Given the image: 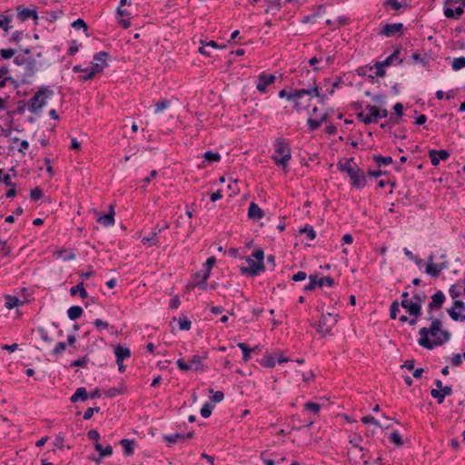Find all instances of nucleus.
<instances>
[{
  "label": "nucleus",
  "instance_id": "35",
  "mask_svg": "<svg viewBox=\"0 0 465 465\" xmlns=\"http://www.w3.org/2000/svg\"><path fill=\"white\" fill-rule=\"evenodd\" d=\"M5 307L7 309H13L20 304V300L16 296L6 295L5 297Z\"/></svg>",
  "mask_w": 465,
  "mask_h": 465
},
{
  "label": "nucleus",
  "instance_id": "49",
  "mask_svg": "<svg viewBox=\"0 0 465 465\" xmlns=\"http://www.w3.org/2000/svg\"><path fill=\"white\" fill-rule=\"evenodd\" d=\"M449 293L454 301H458L457 298L461 295V292L456 284L450 287Z\"/></svg>",
  "mask_w": 465,
  "mask_h": 465
},
{
  "label": "nucleus",
  "instance_id": "23",
  "mask_svg": "<svg viewBox=\"0 0 465 465\" xmlns=\"http://www.w3.org/2000/svg\"><path fill=\"white\" fill-rule=\"evenodd\" d=\"M400 52V48H396L395 51L391 55H389L384 61L379 62V65H383L384 67L390 66L393 64L395 61H397L398 64H402L403 59L399 58Z\"/></svg>",
  "mask_w": 465,
  "mask_h": 465
},
{
  "label": "nucleus",
  "instance_id": "53",
  "mask_svg": "<svg viewBox=\"0 0 465 465\" xmlns=\"http://www.w3.org/2000/svg\"><path fill=\"white\" fill-rule=\"evenodd\" d=\"M430 395L432 398L436 399L439 404H441L444 401V397L441 394L440 390L432 389L430 391Z\"/></svg>",
  "mask_w": 465,
  "mask_h": 465
},
{
  "label": "nucleus",
  "instance_id": "15",
  "mask_svg": "<svg viewBox=\"0 0 465 465\" xmlns=\"http://www.w3.org/2000/svg\"><path fill=\"white\" fill-rule=\"evenodd\" d=\"M448 262H443L440 263H427L425 272L433 278L439 277L441 271L448 268Z\"/></svg>",
  "mask_w": 465,
  "mask_h": 465
},
{
  "label": "nucleus",
  "instance_id": "22",
  "mask_svg": "<svg viewBox=\"0 0 465 465\" xmlns=\"http://www.w3.org/2000/svg\"><path fill=\"white\" fill-rule=\"evenodd\" d=\"M264 212L255 203H251L248 209V217L257 221L263 217Z\"/></svg>",
  "mask_w": 465,
  "mask_h": 465
},
{
  "label": "nucleus",
  "instance_id": "58",
  "mask_svg": "<svg viewBox=\"0 0 465 465\" xmlns=\"http://www.w3.org/2000/svg\"><path fill=\"white\" fill-rule=\"evenodd\" d=\"M87 437L92 440L98 441L100 440V433L97 430L92 429L87 431Z\"/></svg>",
  "mask_w": 465,
  "mask_h": 465
},
{
  "label": "nucleus",
  "instance_id": "39",
  "mask_svg": "<svg viewBox=\"0 0 465 465\" xmlns=\"http://www.w3.org/2000/svg\"><path fill=\"white\" fill-rule=\"evenodd\" d=\"M373 160L379 166L381 164L388 165L392 163V158L391 156L374 155Z\"/></svg>",
  "mask_w": 465,
  "mask_h": 465
},
{
  "label": "nucleus",
  "instance_id": "43",
  "mask_svg": "<svg viewBox=\"0 0 465 465\" xmlns=\"http://www.w3.org/2000/svg\"><path fill=\"white\" fill-rule=\"evenodd\" d=\"M89 361V358L87 355H84L77 360L73 361L70 363V367H85L87 365V362Z\"/></svg>",
  "mask_w": 465,
  "mask_h": 465
},
{
  "label": "nucleus",
  "instance_id": "25",
  "mask_svg": "<svg viewBox=\"0 0 465 465\" xmlns=\"http://www.w3.org/2000/svg\"><path fill=\"white\" fill-rule=\"evenodd\" d=\"M120 444L124 448V456H132L134 454L135 444L134 440L123 439L120 440Z\"/></svg>",
  "mask_w": 465,
  "mask_h": 465
},
{
  "label": "nucleus",
  "instance_id": "12",
  "mask_svg": "<svg viewBox=\"0 0 465 465\" xmlns=\"http://www.w3.org/2000/svg\"><path fill=\"white\" fill-rule=\"evenodd\" d=\"M445 302V295L441 291L436 292L431 296V302L428 305V316H430V312L432 313V311L440 309L442 304Z\"/></svg>",
  "mask_w": 465,
  "mask_h": 465
},
{
  "label": "nucleus",
  "instance_id": "55",
  "mask_svg": "<svg viewBox=\"0 0 465 465\" xmlns=\"http://www.w3.org/2000/svg\"><path fill=\"white\" fill-rule=\"evenodd\" d=\"M104 64H100L99 63H93L90 67H87L86 70H89L94 73V74L100 73L104 68Z\"/></svg>",
  "mask_w": 465,
  "mask_h": 465
},
{
  "label": "nucleus",
  "instance_id": "21",
  "mask_svg": "<svg viewBox=\"0 0 465 465\" xmlns=\"http://www.w3.org/2000/svg\"><path fill=\"white\" fill-rule=\"evenodd\" d=\"M366 109L371 113L372 119H374V123H377L380 118L387 117L389 114L386 109H380L375 105L368 104Z\"/></svg>",
  "mask_w": 465,
  "mask_h": 465
},
{
  "label": "nucleus",
  "instance_id": "48",
  "mask_svg": "<svg viewBox=\"0 0 465 465\" xmlns=\"http://www.w3.org/2000/svg\"><path fill=\"white\" fill-rule=\"evenodd\" d=\"M43 190L39 187H35L31 190L30 197L33 201L36 202L43 197Z\"/></svg>",
  "mask_w": 465,
  "mask_h": 465
},
{
  "label": "nucleus",
  "instance_id": "62",
  "mask_svg": "<svg viewBox=\"0 0 465 465\" xmlns=\"http://www.w3.org/2000/svg\"><path fill=\"white\" fill-rule=\"evenodd\" d=\"M391 318L396 319L397 313L400 312L398 302H393L391 305Z\"/></svg>",
  "mask_w": 465,
  "mask_h": 465
},
{
  "label": "nucleus",
  "instance_id": "42",
  "mask_svg": "<svg viewBox=\"0 0 465 465\" xmlns=\"http://www.w3.org/2000/svg\"><path fill=\"white\" fill-rule=\"evenodd\" d=\"M213 405H212L209 402H206L205 404L203 405V407L200 411V413H201L202 417L209 418L213 412Z\"/></svg>",
  "mask_w": 465,
  "mask_h": 465
},
{
  "label": "nucleus",
  "instance_id": "34",
  "mask_svg": "<svg viewBox=\"0 0 465 465\" xmlns=\"http://www.w3.org/2000/svg\"><path fill=\"white\" fill-rule=\"evenodd\" d=\"M12 21L11 15H5L0 14V28H2L4 31L7 32L10 28V23Z\"/></svg>",
  "mask_w": 465,
  "mask_h": 465
},
{
  "label": "nucleus",
  "instance_id": "59",
  "mask_svg": "<svg viewBox=\"0 0 465 465\" xmlns=\"http://www.w3.org/2000/svg\"><path fill=\"white\" fill-rule=\"evenodd\" d=\"M72 26H73L74 28H76V29H81V28H83L84 31H86V30H87V25H86V23H85L83 19H81V18H79V19H77L76 21L73 22Z\"/></svg>",
  "mask_w": 465,
  "mask_h": 465
},
{
  "label": "nucleus",
  "instance_id": "63",
  "mask_svg": "<svg viewBox=\"0 0 465 465\" xmlns=\"http://www.w3.org/2000/svg\"><path fill=\"white\" fill-rule=\"evenodd\" d=\"M0 54L4 59H9L15 54V50L11 48L1 49Z\"/></svg>",
  "mask_w": 465,
  "mask_h": 465
},
{
  "label": "nucleus",
  "instance_id": "26",
  "mask_svg": "<svg viewBox=\"0 0 465 465\" xmlns=\"http://www.w3.org/2000/svg\"><path fill=\"white\" fill-rule=\"evenodd\" d=\"M114 212L113 207L110 208V212L106 214L100 216L97 222L104 226H111L114 223Z\"/></svg>",
  "mask_w": 465,
  "mask_h": 465
},
{
  "label": "nucleus",
  "instance_id": "24",
  "mask_svg": "<svg viewBox=\"0 0 465 465\" xmlns=\"http://www.w3.org/2000/svg\"><path fill=\"white\" fill-rule=\"evenodd\" d=\"M89 398V393L84 387H79L75 392L71 396L70 401L74 403L78 401H85Z\"/></svg>",
  "mask_w": 465,
  "mask_h": 465
},
{
  "label": "nucleus",
  "instance_id": "51",
  "mask_svg": "<svg viewBox=\"0 0 465 465\" xmlns=\"http://www.w3.org/2000/svg\"><path fill=\"white\" fill-rule=\"evenodd\" d=\"M361 422L364 424H373L376 427L381 428V426L380 425V422L374 417L370 416V415L363 416L361 418Z\"/></svg>",
  "mask_w": 465,
  "mask_h": 465
},
{
  "label": "nucleus",
  "instance_id": "54",
  "mask_svg": "<svg viewBox=\"0 0 465 465\" xmlns=\"http://www.w3.org/2000/svg\"><path fill=\"white\" fill-rule=\"evenodd\" d=\"M100 407L87 408L84 413V420H90L94 412L100 411Z\"/></svg>",
  "mask_w": 465,
  "mask_h": 465
},
{
  "label": "nucleus",
  "instance_id": "56",
  "mask_svg": "<svg viewBox=\"0 0 465 465\" xmlns=\"http://www.w3.org/2000/svg\"><path fill=\"white\" fill-rule=\"evenodd\" d=\"M64 436L58 434L55 436V439L54 440V445L55 447H57L59 450H63L64 448Z\"/></svg>",
  "mask_w": 465,
  "mask_h": 465
},
{
  "label": "nucleus",
  "instance_id": "47",
  "mask_svg": "<svg viewBox=\"0 0 465 465\" xmlns=\"http://www.w3.org/2000/svg\"><path fill=\"white\" fill-rule=\"evenodd\" d=\"M178 324H179L180 330H182V331H188L191 328L192 322H191V321L188 318L183 317V318H180L178 320Z\"/></svg>",
  "mask_w": 465,
  "mask_h": 465
},
{
  "label": "nucleus",
  "instance_id": "45",
  "mask_svg": "<svg viewBox=\"0 0 465 465\" xmlns=\"http://www.w3.org/2000/svg\"><path fill=\"white\" fill-rule=\"evenodd\" d=\"M357 118L365 124L374 123V119H372L371 113H369L368 114H364V113L361 112L357 114Z\"/></svg>",
  "mask_w": 465,
  "mask_h": 465
},
{
  "label": "nucleus",
  "instance_id": "5",
  "mask_svg": "<svg viewBox=\"0 0 465 465\" xmlns=\"http://www.w3.org/2000/svg\"><path fill=\"white\" fill-rule=\"evenodd\" d=\"M202 357L193 355L191 359L185 360L184 358H179L176 361L177 367L182 371L187 372L189 371H204V365L202 362Z\"/></svg>",
  "mask_w": 465,
  "mask_h": 465
},
{
  "label": "nucleus",
  "instance_id": "7",
  "mask_svg": "<svg viewBox=\"0 0 465 465\" xmlns=\"http://www.w3.org/2000/svg\"><path fill=\"white\" fill-rule=\"evenodd\" d=\"M215 262H216L215 257H213V256L209 257L205 262V266H206L205 270L196 273V278L202 277V280L196 282V285L200 289L206 290V288H207L206 281L208 280V278L210 276L212 268L214 265Z\"/></svg>",
  "mask_w": 465,
  "mask_h": 465
},
{
  "label": "nucleus",
  "instance_id": "44",
  "mask_svg": "<svg viewBox=\"0 0 465 465\" xmlns=\"http://www.w3.org/2000/svg\"><path fill=\"white\" fill-rule=\"evenodd\" d=\"M300 232L301 233H306L307 235V238L310 240V241H312L315 239L316 237V233H315V231L313 230V228L312 226H305L302 229H300Z\"/></svg>",
  "mask_w": 465,
  "mask_h": 465
},
{
  "label": "nucleus",
  "instance_id": "16",
  "mask_svg": "<svg viewBox=\"0 0 465 465\" xmlns=\"http://www.w3.org/2000/svg\"><path fill=\"white\" fill-rule=\"evenodd\" d=\"M403 30V24L395 23V24H386L380 32V35L383 36H392L397 33H401Z\"/></svg>",
  "mask_w": 465,
  "mask_h": 465
},
{
  "label": "nucleus",
  "instance_id": "57",
  "mask_svg": "<svg viewBox=\"0 0 465 465\" xmlns=\"http://www.w3.org/2000/svg\"><path fill=\"white\" fill-rule=\"evenodd\" d=\"M411 300H413L414 302H416V303H418V304H420L421 306V304L426 300V295L423 292L414 293Z\"/></svg>",
  "mask_w": 465,
  "mask_h": 465
},
{
  "label": "nucleus",
  "instance_id": "38",
  "mask_svg": "<svg viewBox=\"0 0 465 465\" xmlns=\"http://www.w3.org/2000/svg\"><path fill=\"white\" fill-rule=\"evenodd\" d=\"M109 54L107 52H99L94 55V63H99L100 64H104V66H106V60Z\"/></svg>",
  "mask_w": 465,
  "mask_h": 465
},
{
  "label": "nucleus",
  "instance_id": "11",
  "mask_svg": "<svg viewBox=\"0 0 465 465\" xmlns=\"http://www.w3.org/2000/svg\"><path fill=\"white\" fill-rule=\"evenodd\" d=\"M45 64L46 63L45 61H36L30 57L26 58V62L25 64V75L27 77L35 76L38 69Z\"/></svg>",
  "mask_w": 465,
  "mask_h": 465
},
{
  "label": "nucleus",
  "instance_id": "50",
  "mask_svg": "<svg viewBox=\"0 0 465 465\" xmlns=\"http://www.w3.org/2000/svg\"><path fill=\"white\" fill-rule=\"evenodd\" d=\"M334 281L330 276H325L321 279H318V286L322 287L323 285H327L329 287L333 286Z\"/></svg>",
  "mask_w": 465,
  "mask_h": 465
},
{
  "label": "nucleus",
  "instance_id": "61",
  "mask_svg": "<svg viewBox=\"0 0 465 465\" xmlns=\"http://www.w3.org/2000/svg\"><path fill=\"white\" fill-rule=\"evenodd\" d=\"M384 5L391 6L394 10H399L401 7V4L398 0H386Z\"/></svg>",
  "mask_w": 465,
  "mask_h": 465
},
{
  "label": "nucleus",
  "instance_id": "19",
  "mask_svg": "<svg viewBox=\"0 0 465 465\" xmlns=\"http://www.w3.org/2000/svg\"><path fill=\"white\" fill-rule=\"evenodd\" d=\"M94 447V450L99 452V457L94 458L93 460L98 464L103 458L109 457L113 454V447L110 444L104 448L100 443L96 442Z\"/></svg>",
  "mask_w": 465,
  "mask_h": 465
},
{
  "label": "nucleus",
  "instance_id": "10",
  "mask_svg": "<svg viewBox=\"0 0 465 465\" xmlns=\"http://www.w3.org/2000/svg\"><path fill=\"white\" fill-rule=\"evenodd\" d=\"M450 317L453 321H465V304L461 301H454L453 306L447 310Z\"/></svg>",
  "mask_w": 465,
  "mask_h": 465
},
{
  "label": "nucleus",
  "instance_id": "64",
  "mask_svg": "<svg viewBox=\"0 0 465 465\" xmlns=\"http://www.w3.org/2000/svg\"><path fill=\"white\" fill-rule=\"evenodd\" d=\"M306 277H307L306 272L300 271L297 273L293 274L292 279L294 282H301V281L305 280Z\"/></svg>",
  "mask_w": 465,
  "mask_h": 465
},
{
  "label": "nucleus",
  "instance_id": "46",
  "mask_svg": "<svg viewBox=\"0 0 465 465\" xmlns=\"http://www.w3.org/2000/svg\"><path fill=\"white\" fill-rule=\"evenodd\" d=\"M209 393H213L212 396V401L214 403H218L222 401L224 398V394L221 391H213V389H209Z\"/></svg>",
  "mask_w": 465,
  "mask_h": 465
},
{
  "label": "nucleus",
  "instance_id": "52",
  "mask_svg": "<svg viewBox=\"0 0 465 465\" xmlns=\"http://www.w3.org/2000/svg\"><path fill=\"white\" fill-rule=\"evenodd\" d=\"M170 102L168 100H162L155 104V113L158 114L164 109L168 108Z\"/></svg>",
  "mask_w": 465,
  "mask_h": 465
},
{
  "label": "nucleus",
  "instance_id": "41",
  "mask_svg": "<svg viewBox=\"0 0 465 465\" xmlns=\"http://www.w3.org/2000/svg\"><path fill=\"white\" fill-rule=\"evenodd\" d=\"M203 158L211 163L218 162L221 159V155L213 151H207L203 153Z\"/></svg>",
  "mask_w": 465,
  "mask_h": 465
},
{
  "label": "nucleus",
  "instance_id": "30",
  "mask_svg": "<svg viewBox=\"0 0 465 465\" xmlns=\"http://www.w3.org/2000/svg\"><path fill=\"white\" fill-rule=\"evenodd\" d=\"M327 118H328L327 114H323L319 120L309 118L308 125H309L310 130L311 131L317 130L321 126V124L327 120Z\"/></svg>",
  "mask_w": 465,
  "mask_h": 465
},
{
  "label": "nucleus",
  "instance_id": "33",
  "mask_svg": "<svg viewBox=\"0 0 465 465\" xmlns=\"http://www.w3.org/2000/svg\"><path fill=\"white\" fill-rule=\"evenodd\" d=\"M303 407H304V411H311L314 415H318V413L320 412V411L322 409L321 404L316 403V402H311V401L306 402L303 405Z\"/></svg>",
  "mask_w": 465,
  "mask_h": 465
},
{
  "label": "nucleus",
  "instance_id": "17",
  "mask_svg": "<svg viewBox=\"0 0 465 465\" xmlns=\"http://www.w3.org/2000/svg\"><path fill=\"white\" fill-rule=\"evenodd\" d=\"M429 157L433 166H437L440 163V160H447L450 157V153L447 150H430Z\"/></svg>",
  "mask_w": 465,
  "mask_h": 465
},
{
  "label": "nucleus",
  "instance_id": "31",
  "mask_svg": "<svg viewBox=\"0 0 465 465\" xmlns=\"http://www.w3.org/2000/svg\"><path fill=\"white\" fill-rule=\"evenodd\" d=\"M83 312H84V311H83L82 307L74 305L68 309L67 315L70 320L74 321V320L78 319L79 317H81Z\"/></svg>",
  "mask_w": 465,
  "mask_h": 465
},
{
  "label": "nucleus",
  "instance_id": "32",
  "mask_svg": "<svg viewBox=\"0 0 465 465\" xmlns=\"http://www.w3.org/2000/svg\"><path fill=\"white\" fill-rule=\"evenodd\" d=\"M70 293L72 296L79 294L81 298L84 299L87 297V292L84 287V283L80 282L74 286H73L70 290Z\"/></svg>",
  "mask_w": 465,
  "mask_h": 465
},
{
  "label": "nucleus",
  "instance_id": "9",
  "mask_svg": "<svg viewBox=\"0 0 465 465\" xmlns=\"http://www.w3.org/2000/svg\"><path fill=\"white\" fill-rule=\"evenodd\" d=\"M335 323L336 318L331 313L323 314L317 325V331L322 334H327Z\"/></svg>",
  "mask_w": 465,
  "mask_h": 465
},
{
  "label": "nucleus",
  "instance_id": "14",
  "mask_svg": "<svg viewBox=\"0 0 465 465\" xmlns=\"http://www.w3.org/2000/svg\"><path fill=\"white\" fill-rule=\"evenodd\" d=\"M275 81V75L262 73L258 77L256 88L261 93H266L267 86Z\"/></svg>",
  "mask_w": 465,
  "mask_h": 465
},
{
  "label": "nucleus",
  "instance_id": "18",
  "mask_svg": "<svg viewBox=\"0 0 465 465\" xmlns=\"http://www.w3.org/2000/svg\"><path fill=\"white\" fill-rule=\"evenodd\" d=\"M401 305L406 309L410 315L419 317L421 313V306L413 300L401 301Z\"/></svg>",
  "mask_w": 465,
  "mask_h": 465
},
{
  "label": "nucleus",
  "instance_id": "8",
  "mask_svg": "<svg viewBox=\"0 0 465 465\" xmlns=\"http://www.w3.org/2000/svg\"><path fill=\"white\" fill-rule=\"evenodd\" d=\"M246 262L248 263L247 267L242 266L240 268L241 273L243 275L248 274L251 276H256L264 269L263 262H257L252 258H247Z\"/></svg>",
  "mask_w": 465,
  "mask_h": 465
},
{
  "label": "nucleus",
  "instance_id": "20",
  "mask_svg": "<svg viewBox=\"0 0 465 465\" xmlns=\"http://www.w3.org/2000/svg\"><path fill=\"white\" fill-rule=\"evenodd\" d=\"M263 368H273L276 364V354L266 352L256 360Z\"/></svg>",
  "mask_w": 465,
  "mask_h": 465
},
{
  "label": "nucleus",
  "instance_id": "4",
  "mask_svg": "<svg viewBox=\"0 0 465 465\" xmlns=\"http://www.w3.org/2000/svg\"><path fill=\"white\" fill-rule=\"evenodd\" d=\"M53 94L54 91L48 87L40 88L28 103L29 111L34 114L40 111L46 104V99Z\"/></svg>",
  "mask_w": 465,
  "mask_h": 465
},
{
  "label": "nucleus",
  "instance_id": "36",
  "mask_svg": "<svg viewBox=\"0 0 465 465\" xmlns=\"http://www.w3.org/2000/svg\"><path fill=\"white\" fill-rule=\"evenodd\" d=\"M316 286H318V276L315 274H311L309 276V283L304 286L303 290L305 292L312 291Z\"/></svg>",
  "mask_w": 465,
  "mask_h": 465
},
{
  "label": "nucleus",
  "instance_id": "13",
  "mask_svg": "<svg viewBox=\"0 0 465 465\" xmlns=\"http://www.w3.org/2000/svg\"><path fill=\"white\" fill-rule=\"evenodd\" d=\"M16 12H17V18L21 22H25V20H27L29 18H31L33 20H37L38 19V15H37L36 8L29 9V8L18 5L16 7Z\"/></svg>",
  "mask_w": 465,
  "mask_h": 465
},
{
  "label": "nucleus",
  "instance_id": "6",
  "mask_svg": "<svg viewBox=\"0 0 465 465\" xmlns=\"http://www.w3.org/2000/svg\"><path fill=\"white\" fill-rule=\"evenodd\" d=\"M304 95L316 96L320 97L319 88L315 82H313L312 85H310L309 88L294 90L290 92L288 95L289 101H293L295 103V107H298V100L302 98Z\"/></svg>",
  "mask_w": 465,
  "mask_h": 465
},
{
  "label": "nucleus",
  "instance_id": "60",
  "mask_svg": "<svg viewBox=\"0 0 465 465\" xmlns=\"http://www.w3.org/2000/svg\"><path fill=\"white\" fill-rule=\"evenodd\" d=\"M374 67L376 69L375 76H377V77H384L385 76L386 72L384 70V66L383 65H379V62H376L374 64Z\"/></svg>",
  "mask_w": 465,
  "mask_h": 465
},
{
  "label": "nucleus",
  "instance_id": "28",
  "mask_svg": "<svg viewBox=\"0 0 465 465\" xmlns=\"http://www.w3.org/2000/svg\"><path fill=\"white\" fill-rule=\"evenodd\" d=\"M163 440L168 443V446H172L179 440H183V433L165 434L163 436Z\"/></svg>",
  "mask_w": 465,
  "mask_h": 465
},
{
  "label": "nucleus",
  "instance_id": "29",
  "mask_svg": "<svg viewBox=\"0 0 465 465\" xmlns=\"http://www.w3.org/2000/svg\"><path fill=\"white\" fill-rule=\"evenodd\" d=\"M281 0H267L266 13L276 14L281 10Z\"/></svg>",
  "mask_w": 465,
  "mask_h": 465
},
{
  "label": "nucleus",
  "instance_id": "2",
  "mask_svg": "<svg viewBox=\"0 0 465 465\" xmlns=\"http://www.w3.org/2000/svg\"><path fill=\"white\" fill-rule=\"evenodd\" d=\"M337 166L341 172H344L350 176L353 187L361 189L366 185L367 180L363 171L353 163L352 159L344 163L340 162Z\"/></svg>",
  "mask_w": 465,
  "mask_h": 465
},
{
  "label": "nucleus",
  "instance_id": "1",
  "mask_svg": "<svg viewBox=\"0 0 465 465\" xmlns=\"http://www.w3.org/2000/svg\"><path fill=\"white\" fill-rule=\"evenodd\" d=\"M428 320L431 322L430 327H423L419 331V345L425 349L443 345L450 339V332L442 328L441 321L434 318L432 313L430 312Z\"/></svg>",
  "mask_w": 465,
  "mask_h": 465
},
{
  "label": "nucleus",
  "instance_id": "40",
  "mask_svg": "<svg viewBox=\"0 0 465 465\" xmlns=\"http://www.w3.org/2000/svg\"><path fill=\"white\" fill-rule=\"evenodd\" d=\"M451 67L454 71H459L462 68H465V57H457L454 58L451 64Z\"/></svg>",
  "mask_w": 465,
  "mask_h": 465
},
{
  "label": "nucleus",
  "instance_id": "37",
  "mask_svg": "<svg viewBox=\"0 0 465 465\" xmlns=\"http://www.w3.org/2000/svg\"><path fill=\"white\" fill-rule=\"evenodd\" d=\"M389 440L393 442L394 444H396L397 446H402L404 444L403 440H402V437L401 435L399 433L398 430H393L390 436H389Z\"/></svg>",
  "mask_w": 465,
  "mask_h": 465
},
{
  "label": "nucleus",
  "instance_id": "27",
  "mask_svg": "<svg viewBox=\"0 0 465 465\" xmlns=\"http://www.w3.org/2000/svg\"><path fill=\"white\" fill-rule=\"evenodd\" d=\"M125 393V387L122 383L119 387L109 388L104 391V395L107 398H114L119 395H123Z\"/></svg>",
  "mask_w": 465,
  "mask_h": 465
},
{
  "label": "nucleus",
  "instance_id": "3",
  "mask_svg": "<svg viewBox=\"0 0 465 465\" xmlns=\"http://www.w3.org/2000/svg\"><path fill=\"white\" fill-rule=\"evenodd\" d=\"M275 152L272 159L276 165L286 167L292 157L291 148L283 138H277L273 143Z\"/></svg>",
  "mask_w": 465,
  "mask_h": 465
}]
</instances>
